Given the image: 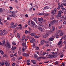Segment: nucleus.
Listing matches in <instances>:
<instances>
[{"label":"nucleus","instance_id":"obj_1","mask_svg":"<svg viewBox=\"0 0 66 66\" xmlns=\"http://www.w3.org/2000/svg\"><path fill=\"white\" fill-rule=\"evenodd\" d=\"M56 13V9L55 8L54 9V10H52L51 11V14H52L51 15L52 17H53L55 16Z\"/></svg>","mask_w":66,"mask_h":66},{"label":"nucleus","instance_id":"obj_2","mask_svg":"<svg viewBox=\"0 0 66 66\" xmlns=\"http://www.w3.org/2000/svg\"><path fill=\"white\" fill-rule=\"evenodd\" d=\"M49 56L47 57V58H49V59H52V57H56L57 56H54L53 55L49 54L48 55Z\"/></svg>","mask_w":66,"mask_h":66},{"label":"nucleus","instance_id":"obj_3","mask_svg":"<svg viewBox=\"0 0 66 66\" xmlns=\"http://www.w3.org/2000/svg\"><path fill=\"white\" fill-rule=\"evenodd\" d=\"M5 46L7 47H8L9 48H11V45L9 43V42H7L6 43Z\"/></svg>","mask_w":66,"mask_h":66},{"label":"nucleus","instance_id":"obj_4","mask_svg":"<svg viewBox=\"0 0 66 66\" xmlns=\"http://www.w3.org/2000/svg\"><path fill=\"white\" fill-rule=\"evenodd\" d=\"M54 36H52L51 38H50L48 39L49 41H52L54 40Z\"/></svg>","mask_w":66,"mask_h":66},{"label":"nucleus","instance_id":"obj_5","mask_svg":"<svg viewBox=\"0 0 66 66\" xmlns=\"http://www.w3.org/2000/svg\"><path fill=\"white\" fill-rule=\"evenodd\" d=\"M58 12L59 13L58 15V16L59 17H60V16H61V14L63 13V12L62 11H59Z\"/></svg>","mask_w":66,"mask_h":66},{"label":"nucleus","instance_id":"obj_6","mask_svg":"<svg viewBox=\"0 0 66 66\" xmlns=\"http://www.w3.org/2000/svg\"><path fill=\"white\" fill-rule=\"evenodd\" d=\"M22 54V55L24 56H29V54H27L26 53H23Z\"/></svg>","mask_w":66,"mask_h":66},{"label":"nucleus","instance_id":"obj_7","mask_svg":"<svg viewBox=\"0 0 66 66\" xmlns=\"http://www.w3.org/2000/svg\"><path fill=\"white\" fill-rule=\"evenodd\" d=\"M46 43V41L45 40H42L40 42V43L41 45H43L44 44V43Z\"/></svg>","mask_w":66,"mask_h":66},{"label":"nucleus","instance_id":"obj_8","mask_svg":"<svg viewBox=\"0 0 66 66\" xmlns=\"http://www.w3.org/2000/svg\"><path fill=\"white\" fill-rule=\"evenodd\" d=\"M56 22V20H54L51 22V24L52 25H53L55 22Z\"/></svg>","mask_w":66,"mask_h":66},{"label":"nucleus","instance_id":"obj_9","mask_svg":"<svg viewBox=\"0 0 66 66\" xmlns=\"http://www.w3.org/2000/svg\"><path fill=\"white\" fill-rule=\"evenodd\" d=\"M49 35V33H46L43 36V37L45 38L47 37Z\"/></svg>","mask_w":66,"mask_h":66},{"label":"nucleus","instance_id":"obj_10","mask_svg":"<svg viewBox=\"0 0 66 66\" xmlns=\"http://www.w3.org/2000/svg\"><path fill=\"white\" fill-rule=\"evenodd\" d=\"M5 63L6 66H9V65H10V63H9L7 61L5 62Z\"/></svg>","mask_w":66,"mask_h":66},{"label":"nucleus","instance_id":"obj_11","mask_svg":"<svg viewBox=\"0 0 66 66\" xmlns=\"http://www.w3.org/2000/svg\"><path fill=\"white\" fill-rule=\"evenodd\" d=\"M38 20L39 21H43V19L42 18H39Z\"/></svg>","mask_w":66,"mask_h":66},{"label":"nucleus","instance_id":"obj_12","mask_svg":"<svg viewBox=\"0 0 66 66\" xmlns=\"http://www.w3.org/2000/svg\"><path fill=\"white\" fill-rule=\"evenodd\" d=\"M16 27H17V24H15L14 26H10V28H16Z\"/></svg>","mask_w":66,"mask_h":66},{"label":"nucleus","instance_id":"obj_13","mask_svg":"<svg viewBox=\"0 0 66 66\" xmlns=\"http://www.w3.org/2000/svg\"><path fill=\"white\" fill-rule=\"evenodd\" d=\"M38 28L40 31H41V32H42V31H43V29L41 27H38Z\"/></svg>","mask_w":66,"mask_h":66},{"label":"nucleus","instance_id":"obj_14","mask_svg":"<svg viewBox=\"0 0 66 66\" xmlns=\"http://www.w3.org/2000/svg\"><path fill=\"white\" fill-rule=\"evenodd\" d=\"M54 30H55V27H54V26H52V29L51 31V32H53Z\"/></svg>","mask_w":66,"mask_h":66},{"label":"nucleus","instance_id":"obj_15","mask_svg":"<svg viewBox=\"0 0 66 66\" xmlns=\"http://www.w3.org/2000/svg\"><path fill=\"white\" fill-rule=\"evenodd\" d=\"M16 47L12 46V47L11 49L12 50H15L16 49Z\"/></svg>","mask_w":66,"mask_h":66},{"label":"nucleus","instance_id":"obj_16","mask_svg":"<svg viewBox=\"0 0 66 66\" xmlns=\"http://www.w3.org/2000/svg\"><path fill=\"white\" fill-rule=\"evenodd\" d=\"M17 36L18 38H20V34L19 33H17Z\"/></svg>","mask_w":66,"mask_h":66},{"label":"nucleus","instance_id":"obj_17","mask_svg":"<svg viewBox=\"0 0 66 66\" xmlns=\"http://www.w3.org/2000/svg\"><path fill=\"white\" fill-rule=\"evenodd\" d=\"M49 8L50 7L49 6H46L44 7V9H49Z\"/></svg>","mask_w":66,"mask_h":66},{"label":"nucleus","instance_id":"obj_18","mask_svg":"<svg viewBox=\"0 0 66 66\" xmlns=\"http://www.w3.org/2000/svg\"><path fill=\"white\" fill-rule=\"evenodd\" d=\"M61 43H62V40H60V41L59 42L57 45H60L61 44Z\"/></svg>","mask_w":66,"mask_h":66},{"label":"nucleus","instance_id":"obj_19","mask_svg":"<svg viewBox=\"0 0 66 66\" xmlns=\"http://www.w3.org/2000/svg\"><path fill=\"white\" fill-rule=\"evenodd\" d=\"M39 25L41 26V27H44V25L43 24H42V22H40V23L38 24Z\"/></svg>","mask_w":66,"mask_h":66},{"label":"nucleus","instance_id":"obj_20","mask_svg":"<svg viewBox=\"0 0 66 66\" xmlns=\"http://www.w3.org/2000/svg\"><path fill=\"white\" fill-rule=\"evenodd\" d=\"M30 35L32 36H33L35 35V34L34 33H31L30 34Z\"/></svg>","mask_w":66,"mask_h":66},{"label":"nucleus","instance_id":"obj_21","mask_svg":"<svg viewBox=\"0 0 66 66\" xmlns=\"http://www.w3.org/2000/svg\"><path fill=\"white\" fill-rule=\"evenodd\" d=\"M14 25V23L13 22H11L10 24L11 26V27H12V26H13Z\"/></svg>","mask_w":66,"mask_h":66},{"label":"nucleus","instance_id":"obj_22","mask_svg":"<svg viewBox=\"0 0 66 66\" xmlns=\"http://www.w3.org/2000/svg\"><path fill=\"white\" fill-rule=\"evenodd\" d=\"M25 38H26V36L24 35H23V36L22 38V40H23L24 39H25Z\"/></svg>","mask_w":66,"mask_h":66},{"label":"nucleus","instance_id":"obj_23","mask_svg":"<svg viewBox=\"0 0 66 66\" xmlns=\"http://www.w3.org/2000/svg\"><path fill=\"white\" fill-rule=\"evenodd\" d=\"M22 56H21L20 57H19L18 58V59L19 60H21V59H22Z\"/></svg>","mask_w":66,"mask_h":66},{"label":"nucleus","instance_id":"obj_24","mask_svg":"<svg viewBox=\"0 0 66 66\" xmlns=\"http://www.w3.org/2000/svg\"><path fill=\"white\" fill-rule=\"evenodd\" d=\"M64 34V33L63 32H61L60 34V36H62V35H63V34Z\"/></svg>","mask_w":66,"mask_h":66},{"label":"nucleus","instance_id":"obj_25","mask_svg":"<svg viewBox=\"0 0 66 66\" xmlns=\"http://www.w3.org/2000/svg\"><path fill=\"white\" fill-rule=\"evenodd\" d=\"M16 55L15 54L14 55L13 54H11L10 55V56H11V57H13V56H15Z\"/></svg>","mask_w":66,"mask_h":66},{"label":"nucleus","instance_id":"obj_26","mask_svg":"<svg viewBox=\"0 0 66 66\" xmlns=\"http://www.w3.org/2000/svg\"><path fill=\"white\" fill-rule=\"evenodd\" d=\"M31 61L32 63H36V61L35 60H31Z\"/></svg>","mask_w":66,"mask_h":66},{"label":"nucleus","instance_id":"obj_27","mask_svg":"<svg viewBox=\"0 0 66 66\" xmlns=\"http://www.w3.org/2000/svg\"><path fill=\"white\" fill-rule=\"evenodd\" d=\"M31 24H33V25H34V26H35V23H34V22H33V21H31Z\"/></svg>","mask_w":66,"mask_h":66},{"label":"nucleus","instance_id":"obj_28","mask_svg":"<svg viewBox=\"0 0 66 66\" xmlns=\"http://www.w3.org/2000/svg\"><path fill=\"white\" fill-rule=\"evenodd\" d=\"M46 54V52H43L42 54H41L42 55H43V56H44V55H45Z\"/></svg>","mask_w":66,"mask_h":66},{"label":"nucleus","instance_id":"obj_29","mask_svg":"<svg viewBox=\"0 0 66 66\" xmlns=\"http://www.w3.org/2000/svg\"><path fill=\"white\" fill-rule=\"evenodd\" d=\"M0 53L3 55L4 54V52H3L2 50H0Z\"/></svg>","mask_w":66,"mask_h":66},{"label":"nucleus","instance_id":"obj_30","mask_svg":"<svg viewBox=\"0 0 66 66\" xmlns=\"http://www.w3.org/2000/svg\"><path fill=\"white\" fill-rule=\"evenodd\" d=\"M26 42L25 43H23L22 44V45L23 46H25L26 45Z\"/></svg>","mask_w":66,"mask_h":66},{"label":"nucleus","instance_id":"obj_31","mask_svg":"<svg viewBox=\"0 0 66 66\" xmlns=\"http://www.w3.org/2000/svg\"><path fill=\"white\" fill-rule=\"evenodd\" d=\"M44 15L43 13H40L38 14V15Z\"/></svg>","mask_w":66,"mask_h":66},{"label":"nucleus","instance_id":"obj_32","mask_svg":"<svg viewBox=\"0 0 66 66\" xmlns=\"http://www.w3.org/2000/svg\"><path fill=\"white\" fill-rule=\"evenodd\" d=\"M61 5H59L58 6V7L57 8V10H60V9H61Z\"/></svg>","mask_w":66,"mask_h":66},{"label":"nucleus","instance_id":"obj_33","mask_svg":"<svg viewBox=\"0 0 66 66\" xmlns=\"http://www.w3.org/2000/svg\"><path fill=\"white\" fill-rule=\"evenodd\" d=\"M50 15V14L49 13H45V16H49Z\"/></svg>","mask_w":66,"mask_h":66},{"label":"nucleus","instance_id":"obj_34","mask_svg":"<svg viewBox=\"0 0 66 66\" xmlns=\"http://www.w3.org/2000/svg\"><path fill=\"white\" fill-rule=\"evenodd\" d=\"M12 44L14 45H16V43H15V42H12Z\"/></svg>","mask_w":66,"mask_h":66},{"label":"nucleus","instance_id":"obj_35","mask_svg":"<svg viewBox=\"0 0 66 66\" xmlns=\"http://www.w3.org/2000/svg\"><path fill=\"white\" fill-rule=\"evenodd\" d=\"M40 59H41V57L40 56L37 58V60L38 61H40Z\"/></svg>","mask_w":66,"mask_h":66},{"label":"nucleus","instance_id":"obj_36","mask_svg":"<svg viewBox=\"0 0 66 66\" xmlns=\"http://www.w3.org/2000/svg\"><path fill=\"white\" fill-rule=\"evenodd\" d=\"M41 58L42 59H46V57L44 56H42L41 57Z\"/></svg>","mask_w":66,"mask_h":66},{"label":"nucleus","instance_id":"obj_37","mask_svg":"<svg viewBox=\"0 0 66 66\" xmlns=\"http://www.w3.org/2000/svg\"><path fill=\"white\" fill-rule=\"evenodd\" d=\"M34 20H35V21H37V18L36 17L34 18Z\"/></svg>","mask_w":66,"mask_h":66},{"label":"nucleus","instance_id":"obj_38","mask_svg":"<svg viewBox=\"0 0 66 66\" xmlns=\"http://www.w3.org/2000/svg\"><path fill=\"white\" fill-rule=\"evenodd\" d=\"M16 16V14H12V17H15Z\"/></svg>","mask_w":66,"mask_h":66},{"label":"nucleus","instance_id":"obj_39","mask_svg":"<svg viewBox=\"0 0 66 66\" xmlns=\"http://www.w3.org/2000/svg\"><path fill=\"white\" fill-rule=\"evenodd\" d=\"M5 40H3L2 42V43L3 44H5Z\"/></svg>","mask_w":66,"mask_h":66},{"label":"nucleus","instance_id":"obj_40","mask_svg":"<svg viewBox=\"0 0 66 66\" xmlns=\"http://www.w3.org/2000/svg\"><path fill=\"white\" fill-rule=\"evenodd\" d=\"M0 64L1 65H4V62H2L1 63L0 62Z\"/></svg>","mask_w":66,"mask_h":66},{"label":"nucleus","instance_id":"obj_41","mask_svg":"<svg viewBox=\"0 0 66 66\" xmlns=\"http://www.w3.org/2000/svg\"><path fill=\"white\" fill-rule=\"evenodd\" d=\"M35 37L36 38H39V37L38 36L36 35L35 36Z\"/></svg>","mask_w":66,"mask_h":66},{"label":"nucleus","instance_id":"obj_42","mask_svg":"<svg viewBox=\"0 0 66 66\" xmlns=\"http://www.w3.org/2000/svg\"><path fill=\"white\" fill-rule=\"evenodd\" d=\"M36 50H39V47H38L37 46H36Z\"/></svg>","mask_w":66,"mask_h":66},{"label":"nucleus","instance_id":"obj_43","mask_svg":"<svg viewBox=\"0 0 66 66\" xmlns=\"http://www.w3.org/2000/svg\"><path fill=\"white\" fill-rule=\"evenodd\" d=\"M27 63H30V60L29 59L27 60Z\"/></svg>","mask_w":66,"mask_h":66},{"label":"nucleus","instance_id":"obj_44","mask_svg":"<svg viewBox=\"0 0 66 66\" xmlns=\"http://www.w3.org/2000/svg\"><path fill=\"white\" fill-rule=\"evenodd\" d=\"M14 12V14H16V13H17V12H18V11H13Z\"/></svg>","mask_w":66,"mask_h":66},{"label":"nucleus","instance_id":"obj_45","mask_svg":"<svg viewBox=\"0 0 66 66\" xmlns=\"http://www.w3.org/2000/svg\"><path fill=\"white\" fill-rule=\"evenodd\" d=\"M61 9L62 11H64L65 9V8L64 7L61 8Z\"/></svg>","mask_w":66,"mask_h":66},{"label":"nucleus","instance_id":"obj_46","mask_svg":"<svg viewBox=\"0 0 66 66\" xmlns=\"http://www.w3.org/2000/svg\"><path fill=\"white\" fill-rule=\"evenodd\" d=\"M63 28V27H62V26H59L58 27V28L59 29H61V28Z\"/></svg>","mask_w":66,"mask_h":66},{"label":"nucleus","instance_id":"obj_47","mask_svg":"<svg viewBox=\"0 0 66 66\" xmlns=\"http://www.w3.org/2000/svg\"><path fill=\"white\" fill-rule=\"evenodd\" d=\"M24 47H23V48H22V51L23 52H24Z\"/></svg>","mask_w":66,"mask_h":66},{"label":"nucleus","instance_id":"obj_48","mask_svg":"<svg viewBox=\"0 0 66 66\" xmlns=\"http://www.w3.org/2000/svg\"><path fill=\"white\" fill-rule=\"evenodd\" d=\"M28 29H29V30L30 31H32V28H30V27H29L28 28Z\"/></svg>","mask_w":66,"mask_h":66},{"label":"nucleus","instance_id":"obj_49","mask_svg":"<svg viewBox=\"0 0 66 66\" xmlns=\"http://www.w3.org/2000/svg\"><path fill=\"white\" fill-rule=\"evenodd\" d=\"M9 13L11 14H14V11H10Z\"/></svg>","mask_w":66,"mask_h":66},{"label":"nucleus","instance_id":"obj_50","mask_svg":"<svg viewBox=\"0 0 66 66\" xmlns=\"http://www.w3.org/2000/svg\"><path fill=\"white\" fill-rule=\"evenodd\" d=\"M16 65V63H13L12 64V66H14L15 65Z\"/></svg>","mask_w":66,"mask_h":66},{"label":"nucleus","instance_id":"obj_51","mask_svg":"<svg viewBox=\"0 0 66 66\" xmlns=\"http://www.w3.org/2000/svg\"><path fill=\"white\" fill-rule=\"evenodd\" d=\"M59 64V62H55V65H58V64Z\"/></svg>","mask_w":66,"mask_h":66},{"label":"nucleus","instance_id":"obj_52","mask_svg":"<svg viewBox=\"0 0 66 66\" xmlns=\"http://www.w3.org/2000/svg\"><path fill=\"white\" fill-rule=\"evenodd\" d=\"M8 16L9 17H12V14H11V15H9Z\"/></svg>","mask_w":66,"mask_h":66},{"label":"nucleus","instance_id":"obj_53","mask_svg":"<svg viewBox=\"0 0 66 66\" xmlns=\"http://www.w3.org/2000/svg\"><path fill=\"white\" fill-rule=\"evenodd\" d=\"M54 19V17H52L50 19L51 20H53V19Z\"/></svg>","mask_w":66,"mask_h":66},{"label":"nucleus","instance_id":"obj_54","mask_svg":"<svg viewBox=\"0 0 66 66\" xmlns=\"http://www.w3.org/2000/svg\"><path fill=\"white\" fill-rule=\"evenodd\" d=\"M34 56L35 57H37L38 56H37V55H36V54H35L34 55Z\"/></svg>","mask_w":66,"mask_h":66},{"label":"nucleus","instance_id":"obj_55","mask_svg":"<svg viewBox=\"0 0 66 66\" xmlns=\"http://www.w3.org/2000/svg\"><path fill=\"white\" fill-rule=\"evenodd\" d=\"M56 38H59V36H59V35H56Z\"/></svg>","mask_w":66,"mask_h":66},{"label":"nucleus","instance_id":"obj_56","mask_svg":"<svg viewBox=\"0 0 66 66\" xmlns=\"http://www.w3.org/2000/svg\"><path fill=\"white\" fill-rule=\"evenodd\" d=\"M19 26H20V27H19V28L20 29H22V27H21V26L20 25H19Z\"/></svg>","mask_w":66,"mask_h":66},{"label":"nucleus","instance_id":"obj_57","mask_svg":"<svg viewBox=\"0 0 66 66\" xmlns=\"http://www.w3.org/2000/svg\"><path fill=\"white\" fill-rule=\"evenodd\" d=\"M63 56H64V55H63V54H62V55H60V56L61 57H62Z\"/></svg>","mask_w":66,"mask_h":66},{"label":"nucleus","instance_id":"obj_58","mask_svg":"<svg viewBox=\"0 0 66 66\" xmlns=\"http://www.w3.org/2000/svg\"><path fill=\"white\" fill-rule=\"evenodd\" d=\"M0 35L1 36H2L3 35V33H2V32L0 33Z\"/></svg>","mask_w":66,"mask_h":66},{"label":"nucleus","instance_id":"obj_59","mask_svg":"<svg viewBox=\"0 0 66 66\" xmlns=\"http://www.w3.org/2000/svg\"><path fill=\"white\" fill-rule=\"evenodd\" d=\"M15 57H13L12 58V60H13V61H15Z\"/></svg>","mask_w":66,"mask_h":66},{"label":"nucleus","instance_id":"obj_60","mask_svg":"<svg viewBox=\"0 0 66 66\" xmlns=\"http://www.w3.org/2000/svg\"><path fill=\"white\" fill-rule=\"evenodd\" d=\"M32 41L33 42H35V40L34 39H32Z\"/></svg>","mask_w":66,"mask_h":66},{"label":"nucleus","instance_id":"obj_61","mask_svg":"<svg viewBox=\"0 0 66 66\" xmlns=\"http://www.w3.org/2000/svg\"><path fill=\"white\" fill-rule=\"evenodd\" d=\"M47 51H51V50L50 49H48L47 50Z\"/></svg>","mask_w":66,"mask_h":66},{"label":"nucleus","instance_id":"obj_62","mask_svg":"<svg viewBox=\"0 0 66 66\" xmlns=\"http://www.w3.org/2000/svg\"><path fill=\"white\" fill-rule=\"evenodd\" d=\"M30 43H33V41H32V40H30Z\"/></svg>","mask_w":66,"mask_h":66},{"label":"nucleus","instance_id":"obj_63","mask_svg":"<svg viewBox=\"0 0 66 66\" xmlns=\"http://www.w3.org/2000/svg\"><path fill=\"white\" fill-rule=\"evenodd\" d=\"M25 16L26 17H28V14H26L25 15Z\"/></svg>","mask_w":66,"mask_h":66},{"label":"nucleus","instance_id":"obj_64","mask_svg":"<svg viewBox=\"0 0 66 66\" xmlns=\"http://www.w3.org/2000/svg\"><path fill=\"white\" fill-rule=\"evenodd\" d=\"M66 23V21H65L63 22V24H65Z\"/></svg>","mask_w":66,"mask_h":66}]
</instances>
